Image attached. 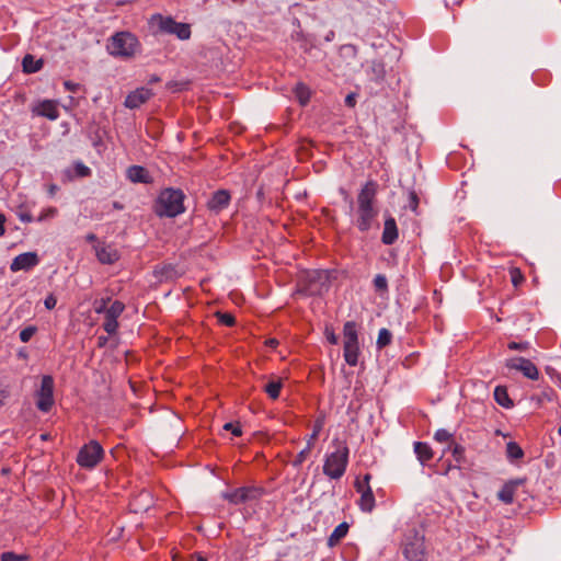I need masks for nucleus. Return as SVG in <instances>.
<instances>
[{"mask_svg":"<svg viewBox=\"0 0 561 561\" xmlns=\"http://www.w3.org/2000/svg\"><path fill=\"white\" fill-rule=\"evenodd\" d=\"M76 174L80 178H85L91 174V169L83 164L82 162H78L75 165Z\"/></svg>","mask_w":561,"mask_h":561,"instance_id":"49530a36","label":"nucleus"},{"mask_svg":"<svg viewBox=\"0 0 561 561\" xmlns=\"http://www.w3.org/2000/svg\"><path fill=\"white\" fill-rule=\"evenodd\" d=\"M153 96V92L151 89L141 87L131 91L125 99L124 105L127 108L134 110L140 107L148 100Z\"/></svg>","mask_w":561,"mask_h":561,"instance_id":"dca6fc26","label":"nucleus"},{"mask_svg":"<svg viewBox=\"0 0 561 561\" xmlns=\"http://www.w3.org/2000/svg\"><path fill=\"white\" fill-rule=\"evenodd\" d=\"M182 83H178V82H171L169 83V88L170 89H173V91H181L182 90Z\"/></svg>","mask_w":561,"mask_h":561,"instance_id":"052dcab7","label":"nucleus"},{"mask_svg":"<svg viewBox=\"0 0 561 561\" xmlns=\"http://www.w3.org/2000/svg\"><path fill=\"white\" fill-rule=\"evenodd\" d=\"M505 456L511 463L516 465L524 458L525 453L516 442L511 440L506 444Z\"/></svg>","mask_w":561,"mask_h":561,"instance_id":"a878e982","label":"nucleus"},{"mask_svg":"<svg viewBox=\"0 0 561 561\" xmlns=\"http://www.w3.org/2000/svg\"><path fill=\"white\" fill-rule=\"evenodd\" d=\"M55 380L50 375H44L41 379L39 388L35 390V405L43 412L48 413L55 404Z\"/></svg>","mask_w":561,"mask_h":561,"instance_id":"6e6552de","label":"nucleus"},{"mask_svg":"<svg viewBox=\"0 0 561 561\" xmlns=\"http://www.w3.org/2000/svg\"><path fill=\"white\" fill-rule=\"evenodd\" d=\"M230 199L231 196L229 191L218 190L211 194L210 198L207 201L206 206L210 211L218 214L229 206Z\"/></svg>","mask_w":561,"mask_h":561,"instance_id":"f3484780","label":"nucleus"},{"mask_svg":"<svg viewBox=\"0 0 561 561\" xmlns=\"http://www.w3.org/2000/svg\"><path fill=\"white\" fill-rule=\"evenodd\" d=\"M507 347L512 351H526L528 347H529V343L528 342H510L507 344Z\"/></svg>","mask_w":561,"mask_h":561,"instance_id":"de8ad7c7","label":"nucleus"},{"mask_svg":"<svg viewBox=\"0 0 561 561\" xmlns=\"http://www.w3.org/2000/svg\"><path fill=\"white\" fill-rule=\"evenodd\" d=\"M64 87L69 92H77L80 89L79 83L72 82L70 80L65 81Z\"/></svg>","mask_w":561,"mask_h":561,"instance_id":"864d4df0","label":"nucleus"},{"mask_svg":"<svg viewBox=\"0 0 561 561\" xmlns=\"http://www.w3.org/2000/svg\"><path fill=\"white\" fill-rule=\"evenodd\" d=\"M392 341V333L386 329L382 328L379 330L376 346L378 350H382L383 347L388 346Z\"/></svg>","mask_w":561,"mask_h":561,"instance_id":"72a5a7b5","label":"nucleus"},{"mask_svg":"<svg viewBox=\"0 0 561 561\" xmlns=\"http://www.w3.org/2000/svg\"><path fill=\"white\" fill-rule=\"evenodd\" d=\"M44 66L43 59H36L33 55L26 54L22 59V69L25 73H35Z\"/></svg>","mask_w":561,"mask_h":561,"instance_id":"bb28decb","label":"nucleus"},{"mask_svg":"<svg viewBox=\"0 0 561 561\" xmlns=\"http://www.w3.org/2000/svg\"><path fill=\"white\" fill-rule=\"evenodd\" d=\"M59 191L58 185L51 183L47 186V193L50 197H54L56 193Z\"/></svg>","mask_w":561,"mask_h":561,"instance_id":"4d7b16f0","label":"nucleus"},{"mask_svg":"<svg viewBox=\"0 0 561 561\" xmlns=\"http://www.w3.org/2000/svg\"><path fill=\"white\" fill-rule=\"evenodd\" d=\"M360 345L358 325L355 321H346L343 325V356L347 365L354 367L358 364Z\"/></svg>","mask_w":561,"mask_h":561,"instance_id":"423d86ee","label":"nucleus"},{"mask_svg":"<svg viewBox=\"0 0 561 561\" xmlns=\"http://www.w3.org/2000/svg\"><path fill=\"white\" fill-rule=\"evenodd\" d=\"M153 20L158 21V27L161 33L175 35L181 41L191 37V25L187 23L176 22L172 16H163L161 14L153 15Z\"/></svg>","mask_w":561,"mask_h":561,"instance_id":"1a4fd4ad","label":"nucleus"},{"mask_svg":"<svg viewBox=\"0 0 561 561\" xmlns=\"http://www.w3.org/2000/svg\"><path fill=\"white\" fill-rule=\"evenodd\" d=\"M419 196L415 191H410L409 193V204L408 207L415 214H417L419 208Z\"/></svg>","mask_w":561,"mask_h":561,"instance_id":"c03bdc74","label":"nucleus"},{"mask_svg":"<svg viewBox=\"0 0 561 561\" xmlns=\"http://www.w3.org/2000/svg\"><path fill=\"white\" fill-rule=\"evenodd\" d=\"M511 275H512V283L514 284V286H518L519 283L523 280V276L519 273V271L517 268H514L511 271Z\"/></svg>","mask_w":561,"mask_h":561,"instance_id":"603ef678","label":"nucleus"},{"mask_svg":"<svg viewBox=\"0 0 561 561\" xmlns=\"http://www.w3.org/2000/svg\"><path fill=\"white\" fill-rule=\"evenodd\" d=\"M434 438L438 443H447V442L451 440L453 434L445 428H439L435 432Z\"/></svg>","mask_w":561,"mask_h":561,"instance_id":"58836bf2","label":"nucleus"},{"mask_svg":"<svg viewBox=\"0 0 561 561\" xmlns=\"http://www.w3.org/2000/svg\"><path fill=\"white\" fill-rule=\"evenodd\" d=\"M160 81V78L157 75L151 76L149 79V83H157Z\"/></svg>","mask_w":561,"mask_h":561,"instance_id":"0e129e2a","label":"nucleus"},{"mask_svg":"<svg viewBox=\"0 0 561 561\" xmlns=\"http://www.w3.org/2000/svg\"><path fill=\"white\" fill-rule=\"evenodd\" d=\"M27 557L25 554H16L12 551H5L1 553L0 561H24Z\"/></svg>","mask_w":561,"mask_h":561,"instance_id":"ea45409f","label":"nucleus"},{"mask_svg":"<svg viewBox=\"0 0 561 561\" xmlns=\"http://www.w3.org/2000/svg\"><path fill=\"white\" fill-rule=\"evenodd\" d=\"M124 310L125 305L119 300L113 301L112 305L108 307V309L104 313L105 317L103 322V329L107 334L113 335L117 332L119 325L117 319L119 318Z\"/></svg>","mask_w":561,"mask_h":561,"instance_id":"f8f14e48","label":"nucleus"},{"mask_svg":"<svg viewBox=\"0 0 561 561\" xmlns=\"http://www.w3.org/2000/svg\"><path fill=\"white\" fill-rule=\"evenodd\" d=\"M524 481V479H516L506 482L497 493L499 500L505 504H512L517 486L523 484Z\"/></svg>","mask_w":561,"mask_h":561,"instance_id":"5701e85b","label":"nucleus"},{"mask_svg":"<svg viewBox=\"0 0 561 561\" xmlns=\"http://www.w3.org/2000/svg\"><path fill=\"white\" fill-rule=\"evenodd\" d=\"M449 450L451 451V456L457 463L465 462V447L463 446L455 443L449 446Z\"/></svg>","mask_w":561,"mask_h":561,"instance_id":"f704fd0d","label":"nucleus"},{"mask_svg":"<svg viewBox=\"0 0 561 561\" xmlns=\"http://www.w3.org/2000/svg\"><path fill=\"white\" fill-rule=\"evenodd\" d=\"M329 279H330V274L328 271H313L309 275L310 283L319 282V283H321L322 286L325 287V290L329 289V282H330Z\"/></svg>","mask_w":561,"mask_h":561,"instance_id":"473e14b6","label":"nucleus"},{"mask_svg":"<svg viewBox=\"0 0 561 561\" xmlns=\"http://www.w3.org/2000/svg\"><path fill=\"white\" fill-rule=\"evenodd\" d=\"M334 32L333 31H330L327 36H325V41L330 42L334 38Z\"/></svg>","mask_w":561,"mask_h":561,"instance_id":"338daca9","label":"nucleus"},{"mask_svg":"<svg viewBox=\"0 0 561 561\" xmlns=\"http://www.w3.org/2000/svg\"><path fill=\"white\" fill-rule=\"evenodd\" d=\"M256 199L260 205H263L264 203V191L263 187H260L256 192Z\"/></svg>","mask_w":561,"mask_h":561,"instance_id":"13d9d810","label":"nucleus"},{"mask_svg":"<svg viewBox=\"0 0 561 561\" xmlns=\"http://www.w3.org/2000/svg\"><path fill=\"white\" fill-rule=\"evenodd\" d=\"M106 342H107V337L106 336H99L98 337V346L99 347L105 346Z\"/></svg>","mask_w":561,"mask_h":561,"instance_id":"680f3d73","label":"nucleus"},{"mask_svg":"<svg viewBox=\"0 0 561 561\" xmlns=\"http://www.w3.org/2000/svg\"><path fill=\"white\" fill-rule=\"evenodd\" d=\"M95 255L102 264H114L119 259V254L112 245L98 242L94 245Z\"/></svg>","mask_w":561,"mask_h":561,"instance_id":"a211bd4d","label":"nucleus"},{"mask_svg":"<svg viewBox=\"0 0 561 561\" xmlns=\"http://www.w3.org/2000/svg\"><path fill=\"white\" fill-rule=\"evenodd\" d=\"M45 308L48 310H53L57 305V298L54 294H49L44 300Z\"/></svg>","mask_w":561,"mask_h":561,"instance_id":"8fccbe9b","label":"nucleus"},{"mask_svg":"<svg viewBox=\"0 0 561 561\" xmlns=\"http://www.w3.org/2000/svg\"><path fill=\"white\" fill-rule=\"evenodd\" d=\"M4 224H5V216L3 214H0V237H2L5 232Z\"/></svg>","mask_w":561,"mask_h":561,"instance_id":"bf43d9fd","label":"nucleus"},{"mask_svg":"<svg viewBox=\"0 0 561 561\" xmlns=\"http://www.w3.org/2000/svg\"><path fill=\"white\" fill-rule=\"evenodd\" d=\"M39 263V259L37 253L35 252H24L19 255H16L11 265L10 270L12 272H19V271H30L31 268L35 267Z\"/></svg>","mask_w":561,"mask_h":561,"instance_id":"2eb2a0df","label":"nucleus"},{"mask_svg":"<svg viewBox=\"0 0 561 561\" xmlns=\"http://www.w3.org/2000/svg\"><path fill=\"white\" fill-rule=\"evenodd\" d=\"M138 38L130 32L122 31L112 35L106 43L107 53L116 58L130 59L140 50Z\"/></svg>","mask_w":561,"mask_h":561,"instance_id":"7ed1b4c3","label":"nucleus"},{"mask_svg":"<svg viewBox=\"0 0 561 561\" xmlns=\"http://www.w3.org/2000/svg\"><path fill=\"white\" fill-rule=\"evenodd\" d=\"M111 301V298H101L94 301V311L96 313H105L108 309L107 304Z\"/></svg>","mask_w":561,"mask_h":561,"instance_id":"79ce46f5","label":"nucleus"},{"mask_svg":"<svg viewBox=\"0 0 561 561\" xmlns=\"http://www.w3.org/2000/svg\"><path fill=\"white\" fill-rule=\"evenodd\" d=\"M33 112L38 115L46 117L50 121H55L59 117V111L57 102L54 100H43L33 108Z\"/></svg>","mask_w":561,"mask_h":561,"instance_id":"6ab92c4d","label":"nucleus"},{"mask_svg":"<svg viewBox=\"0 0 561 561\" xmlns=\"http://www.w3.org/2000/svg\"><path fill=\"white\" fill-rule=\"evenodd\" d=\"M266 343H267L271 347H275V346L278 344L277 340H275V339H271V340H268Z\"/></svg>","mask_w":561,"mask_h":561,"instance_id":"69168bd1","label":"nucleus"},{"mask_svg":"<svg viewBox=\"0 0 561 561\" xmlns=\"http://www.w3.org/2000/svg\"><path fill=\"white\" fill-rule=\"evenodd\" d=\"M16 215L22 222L28 224V222L34 221L32 214L28 210H26L23 205L19 206V210L16 211Z\"/></svg>","mask_w":561,"mask_h":561,"instance_id":"a19ab883","label":"nucleus"},{"mask_svg":"<svg viewBox=\"0 0 561 561\" xmlns=\"http://www.w3.org/2000/svg\"><path fill=\"white\" fill-rule=\"evenodd\" d=\"M324 335L327 341L332 344L336 345L339 343V336L334 333V330L332 327L327 325L324 329Z\"/></svg>","mask_w":561,"mask_h":561,"instance_id":"a18cd8bd","label":"nucleus"},{"mask_svg":"<svg viewBox=\"0 0 561 561\" xmlns=\"http://www.w3.org/2000/svg\"><path fill=\"white\" fill-rule=\"evenodd\" d=\"M295 96L297 98L300 105L305 106L310 101L311 92L310 89L302 82H298L294 88Z\"/></svg>","mask_w":561,"mask_h":561,"instance_id":"7c9ffc66","label":"nucleus"},{"mask_svg":"<svg viewBox=\"0 0 561 561\" xmlns=\"http://www.w3.org/2000/svg\"><path fill=\"white\" fill-rule=\"evenodd\" d=\"M57 214V209L55 207H48L47 209L43 210L41 216L38 217V221H43L46 218L55 217Z\"/></svg>","mask_w":561,"mask_h":561,"instance_id":"09e8293b","label":"nucleus"},{"mask_svg":"<svg viewBox=\"0 0 561 561\" xmlns=\"http://www.w3.org/2000/svg\"><path fill=\"white\" fill-rule=\"evenodd\" d=\"M262 493H263V489L252 488V486L248 485V493H247L248 515L250 514L249 510L251 508L253 511V513L257 515L259 520L262 519V512L264 511V514H266L267 508L263 507L262 503H257V502L252 503V502L255 501L256 499H259L262 495Z\"/></svg>","mask_w":561,"mask_h":561,"instance_id":"aec40b11","label":"nucleus"},{"mask_svg":"<svg viewBox=\"0 0 561 561\" xmlns=\"http://www.w3.org/2000/svg\"><path fill=\"white\" fill-rule=\"evenodd\" d=\"M401 550L408 561H426L424 534L415 528L409 529L402 539Z\"/></svg>","mask_w":561,"mask_h":561,"instance_id":"39448f33","label":"nucleus"},{"mask_svg":"<svg viewBox=\"0 0 561 561\" xmlns=\"http://www.w3.org/2000/svg\"><path fill=\"white\" fill-rule=\"evenodd\" d=\"M36 332H37V328L35 325H28L20 331V334H19L20 340L23 343H27L34 336V334Z\"/></svg>","mask_w":561,"mask_h":561,"instance_id":"e433bc0d","label":"nucleus"},{"mask_svg":"<svg viewBox=\"0 0 561 561\" xmlns=\"http://www.w3.org/2000/svg\"><path fill=\"white\" fill-rule=\"evenodd\" d=\"M341 50L347 53L348 55H351L353 57H356L357 53H358L357 47L353 44L343 45Z\"/></svg>","mask_w":561,"mask_h":561,"instance_id":"3c124183","label":"nucleus"},{"mask_svg":"<svg viewBox=\"0 0 561 561\" xmlns=\"http://www.w3.org/2000/svg\"><path fill=\"white\" fill-rule=\"evenodd\" d=\"M348 528L350 526L346 522L339 524L330 535L328 539V545L330 547H334L336 543H339L341 539H343L347 535Z\"/></svg>","mask_w":561,"mask_h":561,"instance_id":"c756f323","label":"nucleus"},{"mask_svg":"<svg viewBox=\"0 0 561 561\" xmlns=\"http://www.w3.org/2000/svg\"><path fill=\"white\" fill-rule=\"evenodd\" d=\"M374 288L378 293L388 291V280L383 274H377L373 280Z\"/></svg>","mask_w":561,"mask_h":561,"instance_id":"c9c22d12","label":"nucleus"},{"mask_svg":"<svg viewBox=\"0 0 561 561\" xmlns=\"http://www.w3.org/2000/svg\"><path fill=\"white\" fill-rule=\"evenodd\" d=\"M356 104V94L350 93L345 98V105L348 107H354Z\"/></svg>","mask_w":561,"mask_h":561,"instance_id":"6e6d98bb","label":"nucleus"},{"mask_svg":"<svg viewBox=\"0 0 561 561\" xmlns=\"http://www.w3.org/2000/svg\"><path fill=\"white\" fill-rule=\"evenodd\" d=\"M85 240L88 242H96L98 243V237L94 233L87 234Z\"/></svg>","mask_w":561,"mask_h":561,"instance_id":"e2e57ef3","label":"nucleus"},{"mask_svg":"<svg viewBox=\"0 0 561 561\" xmlns=\"http://www.w3.org/2000/svg\"><path fill=\"white\" fill-rule=\"evenodd\" d=\"M369 80L381 83L386 77L385 64L381 60H371L367 69Z\"/></svg>","mask_w":561,"mask_h":561,"instance_id":"b1692460","label":"nucleus"},{"mask_svg":"<svg viewBox=\"0 0 561 561\" xmlns=\"http://www.w3.org/2000/svg\"><path fill=\"white\" fill-rule=\"evenodd\" d=\"M218 321L220 324L226 327H232L236 323V318L233 314L228 312H218L217 313Z\"/></svg>","mask_w":561,"mask_h":561,"instance_id":"4c0bfd02","label":"nucleus"},{"mask_svg":"<svg viewBox=\"0 0 561 561\" xmlns=\"http://www.w3.org/2000/svg\"><path fill=\"white\" fill-rule=\"evenodd\" d=\"M506 367L510 369L520 371L526 378L537 380L539 378V371L535 364L524 357H514L506 362Z\"/></svg>","mask_w":561,"mask_h":561,"instance_id":"4468645a","label":"nucleus"},{"mask_svg":"<svg viewBox=\"0 0 561 561\" xmlns=\"http://www.w3.org/2000/svg\"><path fill=\"white\" fill-rule=\"evenodd\" d=\"M185 194L180 188L167 187L160 192L154 203V214L160 217L174 218L185 211Z\"/></svg>","mask_w":561,"mask_h":561,"instance_id":"f03ea898","label":"nucleus"},{"mask_svg":"<svg viewBox=\"0 0 561 561\" xmlns=\"http://www.w3.org/2000/svg\"><path fill=\"white\" fill-rule=\"evenodd\" d=\"M282 388H283V382L280 379L271 380L263 386V390L273 400L278 399Z\"/></svg>","mask_w":561,"mask_h":561,"instance_id":"2f4dec72","label":"nucleus"},{"mask_svg":"<svg viewBox=\"0 0 561 561\" xmlns=\"http://www.w3.org/2000/svg\"><path fill=\"white\" fill-rule=\"evenodd\" d=\"M370 479H371V476L369 473H367L364 476L363 481L357 480L355 482V489L358 493H360L358 506H359L360 511H363L365 513L373 512V510L375 508V505H376L375 495L369 485Z\"/></svg>","mask_w":561,"mask_h":561,"instance_id":"9d476101","label":"nucleus"},{"mask_svg":"<svg viewBox=\"0 0 561 561\" xmlns=\"http://www.w3.org/2000/svg\"><path fill=\"white\" fill-rule=\"evenodd\" d=\"M126 176L133 183L150 184L153 181L146 168L136 164L127 169Z\"/></svg>","mask_w":561,"mask_h":561,"instance_id":"412c9836","label":"nucleus"},{"mask_svg":"<svg viewBox=\"0 0 561 561\" xmlns=\"http://www.w3.org/2000/svg\"><path fill=\"white\" fill-rule=\"evenodd\" d=\"M414 453L422 466H425L434 456L431 446L424 442L414 443Z\"/></svg>","mask_w":561,"mask_h":561,"instance_id":"393cba45","label":"nucleus"},{"mask_svg":"<svg viewBox=\"0 0 561 561\" xmlns=\"http://www.w3.org/2000/svg\"><path fill=\"white\" fill-rule=\"evenodd\" d=\"M398 237L399 232L396 219L392 216L386 217L381 236L382 243L386 245H391L398 240Z\"/></svg>","mask_w":561,"mask_h":561,"instance_id":"4be33fe9","label":"nucleus"},{"mask_svg":"<svg viewBox=\"0 0 561 561\" xmlns=\"http://www.w3.org/2000/svg\"><path fill=\"white\" fill-rule=\"evenodd\" d=\"M222 496L232 505H242L245 503V486L225 492Z\"/></svg>","mask_w":561,"mask_h":561,"instance_id":"c85d7f7f","label":"nucleus"},{"mask_svg":"<svg viewBox=\"0 0 561 561\" xmlns=\"http://www.w3.org/2000/svg\"><path fill=\"white\" fill-rule=\"evenodd\" d=\"M10 397V390L8 388H0V408L5 404V401Z\"/></svg>","mask_w":561,"mask_h":561,"instance_id":"5fc2aeb1","label":"nucleus"},{"mask_svg":"<svg viewBox=\"0 0 561 561\" xmlns=\"http://www.w3.org/2000/svg\"><path fill=\"white\" fill-rule=\"evenodd\" d=\"M322 427H323V421L319 420V419L316 420V422L313 424L312 433L307 438L306 447L302 450H300L297 454V456L295 457V459L291 461L293 467L299 468L304 463V461L308 458V456L310 455V453L314 446V440L318 438Z\"/></svg>","mask_w":561,"mask_h":561,"instance_id":"ddd939ff","label":"nucleus"},{"mask_svg":"<svg viewBox=\"0 0 561 561\" xmlns=\"http://www.w3.org/2000/svg\"><path fill=\"white\" fill-rule=\"evenodd\" d=\"M225 431H230L233 436H241L242 435V427L239 422L232 423L228 422L224 425Z\"/></svg>","mask_w":561,"mask_h":561,"instance_id":"37998d69","label":"nucleus"},{"mask_svg":"<svg viewBox=\"0 0 561 561\" xmlns=\"http://www.w3.org/2000/svg\"><path fill=\"white\" fill-rule=\"evenodd\" d=\"M185 271L178 264L173 263H160L153 267V276L160 282H173L184 275Z\"/></svg>","mask_w":561,"mask_h":561,"instance_id":"9b49d317","label":"nucleus"},{"mask_svg":"<svg viewBox=\"0 0 561 561\" xmlns=\"http://www.w3.org/2000/svg\"><path fill=\"white\" fill-rule=\"evenodd\" d=\"M494 400L495 402L505 408L511 409L514 407L513 400L510 398L506 387L496 386L494 389Z\"/></svg>","mask_w":561,"mask_h":561,"instance_id":"cd10ccee","label":"nucleus"},{"mask_svg":"<svg viewBox=\"0 0 561 561\" xmlns=\"http://www.w3.org/2000/svg\"><path fill=\"white\" fill-rule=\"evenodd\" d=\"M196 557V560L195 561H208L204 556H202L201 553H195L194 554Z\"/></svg>","mask_w":561,"mask_h":561,"instance_id":"774afa93","label":"nucleus"},{"mask_svg":"<svg viewBox=\"0 0 561 561\" xmlns=\"http://www.w3.org/2000/svg\"><path fill=\"white\" fill-rule=\"evenodd\" d=\"M104 456L105 453L101 444L92 439L79 449L76 461L81 468L92 470L103 460Z\"/></svg>","mask_w":561,"mask_h":561,"instance_id":"0eeeda50","label":"nucleus"},{"mask_svg":"<svg viewBox=\"0 0 561 561\" xmlns=\"http://www.w3.org/2000/svg\"><path fill=\"white\" fill-rule=\"evenodd\" d=\"M335 450L328 454L323 463V473L333 480L341 479L348 465L350 449L344 442L333 440Z\"/></svg>","mask_w":561,"mask_h":561,"instance_id":"20e7f679","label":"nucleus"},{"mask_svg":"<svg viewBox=\"0 0 561 561\" xmlns=\"http://www.w3.org/2000/svg\"><path fill=\"white\" fill-rule=\"evenodd\" d=\"M377 195V183L368 181L357 195V219L356 227L360 232L370 230L377 219L378 208L375 206Z\"/></svg>","mask_w":561,"mask_h":561,"instance_id":"f257e3e1","label":"nucleus"}]
</instances>
